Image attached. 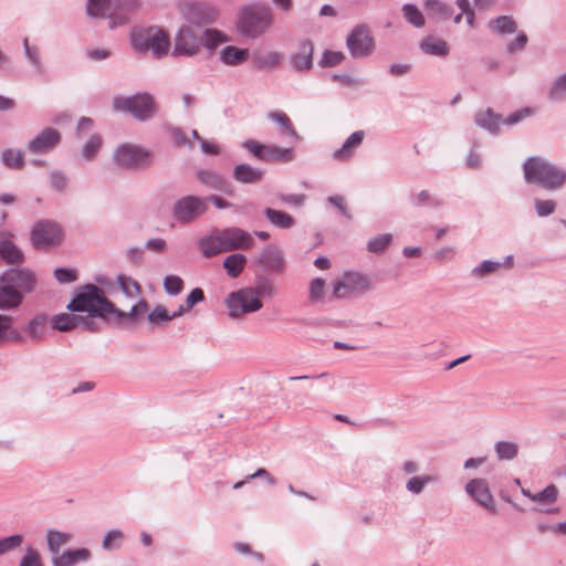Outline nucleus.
I'll use <instances>...</instances> for the list:
<instances>
[{
  "instance_id": "f257e3e1",
  "label": "nucleus",
  "mask_w": 566,
  "mask_h": 566,
  "mask_svg": "<svg viewBox=\"0 0 566 566\" xmlns=\"http://www.w3.org/2000/svg\"><path fill=\"white\" fill-rule=\"evenodd\" d=\"M66 308L72 313H87L84 317H91V319L95 317L107 319L114 316L115 321L123 326H129L147 313L148 303L146 300H140L130 307L129 312H125L118 310L99 286L85 284L76 290Z\"/></svg>"
},
{
  "instance_id": "f03ea898",
  "label": "nucleus",
  "mask_w": 566,
  "mask_h": 566,
  "mask_svg": "<svg viewBox=\"0 0 566 566\" xmlns=\"http://www.w3.org/2000/svg\"><path fill=\"white\" fill-rule=\"evenodd\" d=\"M524 179L547 191H557L566 184V169L542 157H530L523 164Z\"/></svg>"
},
{
  "instance_id": "7ed1b4c3",
  "label": "nucleus",
  "mask_w": 566,
  "mask_h": 566,
  "mask_svg": "<svg viewBox=\"0 0 566 566\" xmlns=\"http://www.w3.org/2000/svg\"><path fill=\"white\" fill-rule=\"evenodd\" d=\"M274 15L265 4L252 3L244 6L238 13V31L252 39L260 38L271 29Z\"/></svg>"
},
{
  "instance_id": "20e7f679",
  "label": "nucleus",
  "mask_w": 566,
  "mask_h": 566,
  "mask_svg": "<svg viewBox=\"0 0 566 566\" xmlns=\"http://www.w3.org/2000/svg\"><path fill=\"white\" fill-rule=\"evenodd\" d=\"M113 111L129 113L138 120H147L155 116L157 106L154 97L148 93H137L132 96H115Z\"/></svg>"
},
{
  "instance_id": "39448f33",
  "label": "nucleus",
  "mask_w": 566,
  "mask_h": 566,
  "mask_svg": "<svg viewBox=\"0 0 566 566\" xmlns=\"http://www.w3.org/2000/svg\"><path fill=\"white\" fill-rule=\"evenodd\" d=\"M224 305L232 319H239L243 315L255 313L263 307V303L253 287H243L229 293L224 298Z\"/></svg>"
},
{
  "instance_id": "423d86ee",
  "label": "nucleus",
  "mask_w": 566,
  "mask_h": 566,
  "mask_svg": "<svg viewBox=\"0 0 566 566\" xmlns=\"http://www.w3.org/2000/svg\"><path fill=\"white\" fill-rule=\"evenodd\" d=\"M113 161L124 169H146L153 163V154L138 145L122 144L114 150Z\"/></svg>"
},
{
  "instance_id": "0eeeda50",
  "label": "nucleus",
  "mask_w": 566,
  "mask_h": 566,
  "mask_svg": "<svg viewBox=\"0 0 566 566\" xmlns=\"http://www.w3.org/2000/svg\"><path fill=\"white\" fill-rule=\"evenodd\" d=\"M371 287V281L367 274L357 271H346L334 283L333 295L336 298H347L352 295H363Z\"/></svg>"
},
{
  "instance_id": "6e6552de",
  "label": "nucleus",
  "mask_w": 566,
  "mask_h": 566,
  "mask_svg": "<svg viewBox=\"0 0 566 566\" xmlns=\"http://www.w3.org/2000/svg\"><path fill=\"white\" fill-rule=\"evenodd\" d=\"M207 211L208 206L203 198L189 195L174 202L171 214L177 222L187 224L203 216Z\"/></svg>"
},
{
  "instance_id": "1a4fd4ad",
  "label": "nucleus",
  "mask_w": 566,
  "mask_h": 566,
  "mask_svg": "<svg viewBox=\"0 0 566 566\" xmlns=\"http://www.w3.org/2000/svg\"><path fill=\"white\" fill-rule=\"evenodd\" d=\"M62 237L61 226L48 219L36 221L30 233L31 243L35 249L54 247L62 241Z\"/></svg>"
},
{
  "instance_id": "9d476101",
  "label": "nucleus",
  "mask_w": 566,
  "mask_h": 566,
  "mask_svg": "<svg viewBox=\"0 0 566 566\" xmlns=\"http://www.w3.org/2000/svg\"><path fill=\"white\" fill-rule=\"evenodd\" d=\"M346 46L353 59H364L375 49L374 38L364 24L356 25L346 39Z\"/></svg>"
},
{
  "instance_id": "9b49d317",
  "label": "nucleus",
  "mask_w": 566,
  "mask_h": 566,
  "mask_svg": "<svg viewBox=\"0 0 566 566\" xmlns=\"http://www.w3.org/2000/svg\"><path fill=\"white\" fill-rule=\"evenodd\" d=\"M182 15L188 23L200 27L216 22L219 11L208 2H190L182 8Z\"/></svg>"
},
{
  "instance_id": "f8f14e48",
  "label": "nucleus",
  "mask_w": 566,
  "mask_h": 566,
  "mask_svg": "<svg viewBox=\"0 0 566 566\" xmlns=\"http://www.w3.org/2000/svg\"><path fill=\"white\" fill-rule=\"evenodd\" d=\"M264 272L281 275L285 272L286 262L281 249L274 244L266 245L253 260Z\"/></svg>"
},
{
  "instance_id": "ddd939ff",
  "label": "nucleus",
  "mask_w": 566,
  "mask_h": 566,
  "mask_svg": "<svg viewBox=\"0 0 566 566\" xmlns=\"http://www.w3.org/2000/svg\"><path fill=\"white\" fill-rule=\"evenodd\" d=\"M200 38L190 28L182 27L175 36L171 55L192 57L200 52Z\"/></svg>"
},
{
  "instance_id": "4468645a",
  "label": "nucleus",
  "mask_w": 566,
  "mask_h": 566,
  "mask_svg": "<svg viewBox=\"0 0 566 566\" xmlns=\"http://www.w3.org/2000/svg\"><path fill=\"white\" fill-rule=\"evenodd\" d=\"M465 493L480 506L495 513V500L485 479L475 478L464 486Z\"/></svg>"
},
{
  "instance_id": "2eb2a0df",
  "label": "nucleus",
  "mask_w": 566,
  "mask_h": 566,
  "mask_svg": "<svg viewBox=\"0 0 566 566\" xmlns=\"http://www.w3.org/2000/svg\"><path fill=\"white\" fill-rule=\"evenodd\" d=\"M52 327L61 332H67L73 328H81L86 332H96L98 326L91 317H83L75 313H61L52 317Z\"/></svg>"
},
{
  "instance_id": "dca6fc26",
  "label": "nucleus",
  "mask_w": 566,
  "mask_h": 566,
  "mask_svg": "<svg viewBox=\"0 0 566 566\" xmlns=\"http://www.w3.org/2000/svg\"><path fill=\"white\" fill-rule=\"evenodd\" d=\"M0 282H7L14 290H18L20 293H29L34 289L35 285V276L34 274L25 269H8L0 276Z\"/></svg>"
},
{
  "instance_id": "f3484780",
  "label": "nucleus",
  "mask_w": 566,
  "mask_h": 566,
  "mask_svg": "<svg viewBox=\"0 0 566 566\" xmlns=\"http://www.w3.org/2000/svg\"><path fill=\"white\" fill-rule=\"evenodd\" d=\"M314 44L310 40L297 43L295 51L289 56L292 69L296 72H306L313 67Z\"/></svg>"
},
{
  "instance_id": "a211bd4d",
  "label": "nucleus",
  "mask_w": 566,
  "mask_h": 566,
  "mask_svg": "<svg viewBox=\"0 0 566 566\" xmlns=\"http://www.w3.org/2000/svg\"><path fill=\"white\" fill-rule=\"evenodd\" d=\"M62 136L55 128H45L38 134L29 144L28 148L33 154H44L53 150L60 143Z\"/></svg>"
},
{
  "instance_id": "6ab92c4d",
  "label": "nucleus",
  "mask_w": 566,
  "mask_h": 566,
  "mask_svg": "<svg viewBox=\"0 0 566 566\" xmlns=\"http://www.w3.org/2000/svg\"><path fill=\"white\" fill-rule=\"evenodd\" d=\"M197 247L206 258H211L222 252H230L221 230H214L210 234L200 238Z\"/></svg>"
},
{
  "instance_id": "aec40b11",
  "label": "nucleus",
  "mask_w": 566,
  "mask_h": 566,
  "mask_svg": "<svg viewBox=\"0 0 566 566\" xmlns=\"http://www.w3.org/2000/svg\"><path fill=\"white\" fill-rule=\"evenodd\" d=\"M197 247L206 258H211L222 252H230L221 230H214L210 234L200 238Z\"/></svg>"
},
{
  "instance_id": "412c9836",
  "label": "nucleus",
  "mask_w": 566,
  "mask_h": 566,
  "mask_svg": "<svg viewBox=\"0 0 566 566\" xmlns=\"http://www.w3.org/2000/svg\"><path fill=\"white\" fill-rule=\"evenodd\" d=\"M223 233V237L226 239L227 247L229 251L234 250H249L254 247V239L253 237L245 230L238 228V227H231L226 228L221 230Z\"/></svg>"
},
{
  "instance_id": "4be33fe9",
  "label": "nucleus",
  "mask_w": 566,
  "mask_h": 566,
  "mask_svg": "<svg viewBox=\"0 0 566 566\" xmlns=\"http://www.w3.org/2000/svg\"><path fill=\"white\" fill-rule=\"evenodd\" d=\"M365 138L364 130H356L350 134L343 145L333 151L332 158L336 161H348L353 158L356 150L360 147Z\"/></svg>"
},
{
  "instance_id": "5701e85b",
  "label": "nucleus",
  "mask_w": 566,
  "mask_h": 566,
  "mask_svg": "<svg viewBox=\"0 0 566 566\" xmlns=\"http://www.w3.org/2000/svg\"><path fill=\"white\" fill-rule=\"evenodd\" d=\"M198 180L210 189L221 191L228 196L233 195V187L231 182L222 175L205 169L197 172Z\"/></svg>"
},
{
  "instance_id": "b1692460",
  "label": "nucleus",
  "mask_w": 566,
  "mask_h": 566,
  "mask_svg": "<svg viewBox=\"0 0 566 566\" xmlns=\"http://www.w3.org/2000/svg\"><path fill=\"white\" fill-rule=\"evenodd\" d=\"M113 11L109 15V28L115 29L128 22V13L138 8V0H113Z\"/></svg>"
},
{
  "instance_id": "393cba45",
  "label": "nucleus",
  "mask_w": 566,
  "mask_h": 566,
  "mask_svg": "<svg viewBox=\"0 0 566 566\" xmlns=\"http://www.w3.org/2000/svg\"><path fill=\"white\" fill-rule=\"evenodd\" d=\"M91 552L87 548L66 549L52 557L53 566H74L81 562H87Z\"/></svg>"
},
{
  "instance_id": "a878e982",
  "label": "nucleus",
  "mask_w": 566,
  "mask_h": 566,
  "mask_svg": "<svg viewBox=\"0 0 566 566\" xmlns=\"http://www.w3.org/2000/svg\"><path fill=\"white\" fill-rule=\"evenodd\" d=\"M268 118L277 124L281 135L283 137H287L292 144L300 139V135L294 128L290 117L284 112H270L268 114Z\"/></svg>"
},
{
  "instance_id": "bb28decb",
  "label": "nucleus",
  "mask_w": 566,
  "mask_h": 566,
  "mask_svg": "<svg viewBox=\"0 0 566 566\" xmlns=\"http://www.w3.org/2000/svg\"><path fill=\"white\" fill-rule=\"evenodd\" d=\"M150 48L153 55L156 59H161L168 54L170 48V40L167 33L156 27H150Z\"/></svg>"
},
{
  "instance_id": "cd10ccee",
  "label": "nucleus",
  "mask_w": 566,
  "mask_h": 566,
  "mask_svg": "<svg viewBox=\"0 0 566 566\" xmlns=\"http://www.w3.org/2000/svg\"><path fill=\"white\" fill-rule=\"evenodd\" d=\"M295 159L293 147H279L276 145H265L262 161L265 163H291Z\"/></svg>"
},
{
  "instance_id": "c85d7f7f",
  "label": "nucleus",
  "mask_w": 566,
  "mask_h": 566,
  "mask_svg": "<svg viewBox=\"0 0 566 566\" xmlns=\"http://www.w3.org/2000/svg\"><path fill=\"white\" fill-rule=\"evenodd\" d=\"M474 122L479 127L492 134H495L499 132V127L502 122V116L500 114L494 113L492 108H486L475 114Z\"/></svg>"
},
{
  "instance_id": "c756f323",
  "label": "nucleus",
  "mask_w": 566,
  "mask_h": 566,
  "mask_svg": "<svg viewBox=\"0 0 566 566\" xmlns=\"http://www.w3.org/2000/svg\"><path fill=\"white\" fill-rule=\"evenodd\" d=\"M22 293L7 282H0V310L15 308L22 303Z\"/></svg>"
},
{
  "instance_id": "7c9ffc66",
  "label": "nucleus",
  "mask_w": 566,
  "mask_h": 566,
  "mask_svg": "<svg viewBox=\"0 0 566 566\" xmlns=\"http://www.w3.org/2000/svg\"><path fill=\"white\" fill-rule=\"evenodd\" d=\"M263 177V170L249 164H240L233 168V178L241 184H256Z\"/></svg>"
},
{
  "instance_id": "2f4dec72",
  "label": "nucleus",
  "mask_w": 566,
  "mask_h": 566,
  "mask_svg": "<svg viewBox=\"0 0 566 566\" xmlns=\"http://www.w3.org/2000/svg\"><path fill=\"white\" fill-rule=\"evenodd\" d=\"M116 283L118 285V289L120 292L129 300H136L138 298V302L140 300H144L142 295V286L140 284L134 280L133 277L125 275V274H118L116 277Z\"/></svg>"
},
{
  "instance_id": "473e14b6",
  "label": "nucleus",
  "mask_w": 566,
  "mask_h": 566,
  "mask_svg": "<svg viewBox=\"0 0 566 566\" xmlns=\"http://www.w3.org/2000/svg\"><path fill=\"white\" fill-rule=\"evenodd\" d=\"M424 10L432 19L447 21L453 13V8L441 0H426Z\"/></svg>"
},
{
  "instance_id": "72a5a7b5",
  "label": "nucleus",
  "mask_w": 566,
  "mask_h": 566,
  "mask_svg": "<svg viewBox=\"0 0 566 566\" xmlns=\"http://www.w3.org/2000/svg\"><path fill=\"white\" fill-rule=\"evenodd\" d=\"M0 258L9 264H19L23 262V253L9 239L0 240Z\"/></svg>"
},
{
  "instance_id": "f704fd0d",
  "label": "nucleus",
  "mask_w": 566,
  "mask_h": 566,
  "mask_svg": "<svg viewBox=\"0 0 566 566\" xmlns=\"http://www.w3.org/2000/svg\"><path fill=\"white\" fill-rule=\"evenodd\" d=\"M264 214L272 226L279 229H291L295 224L294 218L283 210L265 208Z\"/></svg>"
},
{
  "instance_id": "c9c22d12",
  "label": "nucleus",
  "mask_w": 566,
  "mask_h": 566,
  "mask_svg": "<svg viewBox=\"0 0 566 566\" xmlns=\"http://www.w3.org/2000/svg\"><path fill=\"white\" fill-rule=\"evenodd\" d=\"M249 57L248 49H239L235 46H224L220 51V60L227 65H239L245 62Z\"/></svg>"
},
{
  "instance_id": "e433bc0d",
  "label": "nucleus",
  "mask_w": 566,
  "mask_h": 566,
  "mask_svg": "<svg viewBox=\"0 0 566 566\" xmlns=\"http://www.w3.org/2000/svg\"><path fill=\"white\" fill-rule=\"evenodd\" d=\"M72 539V534L60 532L56 530H49L46 533L48 548L53 556L59 555L60 548L69 544Z\"/></svg>"
},
{
  "instance_id": "4c0bfd02",
  "label": "nucleus",
  "mask_w": 566,
  "mask_h": 566,
  "mask_svg": "<svg viewBox=\"0 0 566 566\" xmlns=\"http://www.w3.org/2000/svg\"><path fill=\"white\" fill-rule=\"evenodd\" d=\"M421 50L430 55L446 56L449 53L448 43L444 40L428 36L420 43Z\"/></svg>"
},
{
  "instance_id": "58836bf2",
  "label": "nucleus",
  "mask_w": 566,
  "mask_h": 566,
  "mask_svg": "<svg viewBox=\"0 0 566 566\" xmlns=\"http://www.w3.org/2000/svg\"><path fill=\"white\" fill-rule=\"evenodd\" d=\"M113 8V0H87L86 3V12L92 18L109 19Z\"/></svg>"
},
{
  "instance_id": "ea45409f",
  "label": "nucleus",
  "mask_w": 566,
  "mask_h": 566,
  "mask_svg": "<svg viewBox=\"0 0 566 566\" xmlns=\"http://www.w3.org/2000/svg\"><path fill=\"white\" fill-rule=\"evenodd\" d=\"M489 28L497 34H513L517 30V23L511 15H500L489 22Z\"/></svg>"
},
{
  "instance_id": "a19ab883",
  "label": "nucleus",
  "mask_w": 566,
  "mask_h": 566,
  "mask_svg": "<svg viewBox=\"0 0 566 566\" xmlns=\"http://www.w3.org/2000/svg\"><path fill=\"white\" fill-rule=\"evenodd\" d=\"M520 446L514 441L500 440L494 444V452L497 460L511 461L518 454Z\"/></svg>"
},
{
  "instance_id": "79ce46f5",
  "label": "nucleus",
  "mask_w": 566,
  "mask_h": 566,
  "mask_svg": "<svg viewBox=\"0 0 566 566\" xmlns=\"http://www.w3.org/2000/svg\"><path fill=\"white\" fill-rule=\"evenodd\" d=\"M245 263L247 258L244 254L233 253L224 259L223 268L230 277L235 279L242 273Z\"/></svg>"
},
{
  "instance_id": "37998d69",
  "label": "nucleus",
  "mask_w": 566,
  "mask_h": 566,
  "mask_svg": "<svg viewBox=\"0 0 566 566\" xmlns=\"http://www.w3.org/2000/svg\"><path fill=\"white\" fill-rule=\"evenodd\" d=\"M6 340L20 343L22 340V335L12 326L11 316L0 315V343Z\"/></svg>"
},
{
  "instance_id": "c03bdc74",
  "label": "nucleus",
  "mask_w": 566,
  "mask_h": 566,
  "mask_svg": "<svg viewBox=\"0 0 566 566\" xmlns=\"http://www.w3.org/2000/svg\"><path fill=\"white\" fill-rule=\"evenodd\" d=\"M283 55L276 51H266L254 56V64L260 69H273L281 64Z\"/></svg>"
},
{
  "instance_id": "a18cd8bd",
  "label": "nucleus",
  "mask_w": 566,
  "mask_h": 566,
  "mask_svg": "<svg viewBox=\"0 0 566 566\" xmlns=\"http://www.w3.org/2000/svg\"><path fill=\"white\" fill-rule=\"evenodd\" d=\"M46 324L48 316L45 314H39L29 322L25 332L33 340H39L44 335Z\"/></svg>"
},
{
  "instance_id": "49530a36",
  "label": "nucleus",
  "mask_w": 566,
  "mask_h": 566,
  "mask_svg": "<svg viewBox=\"0 0 566 566\" xmlns=\"http://www.w3.org/2000/svg\"><path fill=\"white\" fill-rule=\"evenodd\" d=\"M405 20L415 28H422L426 24L422 12L416 4L406 3L401 8Z\"/></svg>"
},
{
  "instance_id": "de8ad7c7",
  "label": "nucleus",
  "mask_w": 566,
  "mask_h": 566,
  "mask_svg": "<svg viewBox=\"0 0 566 566\" xmlns=\"http://www.w3.org/2000/svg\"><path fill=\"white\" fill-rule=\"evenodd\" d=\"M1 161L4 166L12 169H22L24 167L23 153L12 148L1 151Z\"/></svg>"
},
{
  "instance_id": "09e8293b",
  "label": "nucleus",
  "mask_w": 566,
  "mask_h": 566,
  "mask_svg": "<svg viewBox=\"0 0 566 566\" xmlns=\"http://www.w3.org/2000/svg\"><path fill=\"white\" fill-rule=\"evenodd\" d=\"M102 144H103L102 136H99L97 134H93L85 142V144L83 145V147L81 149L82 157L87 161L93 160L96 157V155L99 153Z\"/></svg>"
},
{
  "instance_id": "8fccbe9b",
  "label": "nucleus",
  "mask_w": 566,
  "mask_h": 566,
  "mask_svg": "<svg viewBox=\"0 0 566 566\" xmlns=\"http://www.w3.org/2000/svg\"><path fill=\"white\" fill-rule=\"evenodd\" d=\"M548 98L553 102L566 101V72L553 81L548 91Z\"/></svg>"
},
{
  "instance_id": "3c124183",
  "label": "nucleus",
  "mask_w": 566,
  "mask_h": 566,
  "mask_svg": "<svg viewBox=\"0 0 566 566\" xmlns=\"http://www.w3.org/2000/svg\"><path fill=\"white\" fill-rule=\"evenodd\" d=\"M123 542H124V533L118 528H114V530L108 531L105 534V536L102 541V547L104 551H107V552L117 551L122 547Z\"/></svg>"
},
{
  "instance_id": "603ef678",
  "label": "nucleus",
  "mask_w": 566,
  "mask_h": 566,
  "mask_svg": "<svg viewBox=\"0 0 566 566\" xmlns=\"http://www.w3.org/2000/svg\"><path fill=\"white\" fill-rule=\"evenodd\" d=\"M200 40L201 44L209 50H213L221 43L228 41V38L217 29H206Z\"/></svg>"
},
{
  "instance_id": "864d4df0",
  "label": "nucleus",
  "mask_w": 566,
  "mask_h": 566,
  "mask_svg": "<svg viewBox=\"0 0 566 566\" xmlns=\"http://www.w3.org/2000/svg\"><path fill=\"white\" fill-rule=\"evenodd\" d=\"M433 481L434 478L431 475H413L406 482V490L413 495H418Z\"/></svg>"
},
{
  "instance_id": "5fc2aeb1",
  "label": "nucleus",
  "mask_w": 566,
  "mask_h": 566,
  "mask_svg": "<svg viewBox=\"0 0 566 566\" xmlns=\"http://www.w3.org/2000/svg\"><path fill=\"white\" fill-rule=\"evenodd\" d=\"M392 241V234L382 233L371 238L367 242V250L370 253L381 254L389 247Z\"/></svg>"
},
{
  "instance_id": "6e6d98bb",
  "label": "nucleus",
  "mask_w": 566,
  "mask_h": 566,
  "mask_svg": "<svg viewBox=\"0 0 566 566\" xmlns=\"http://www.w3.org/2000/svg\"><path fill=\"white\" fill-rule=\"evenodd\" d=\"M501 266L502 264L500 262L484 260L471 270V275L478 279H484L497 272Z\"/></svg>"
},
{
  "instance_id": "4d7b16f0",
  "label": "nucleus",
  "mask_w": 566,
  "mask_h": 566,
  "mask_svg": "<svg viewBox=\"0 0 566 566\" xmlns=\"http://www.w3.org/2000/svg\"><path fill=\"white\" fill-rule=\"evenodd\" d=\"M150 28L132 33V45L139 52H145L150 48Z\"/></svg>"
},
{
  "instance_id": "13d9d810",
  "label": "nucleus",
  "mask_w": 566,
  "mask_h": 566,
  "mask_svg": "<svg viewBox=\"0 0 566 566\" xmlns=\"http://www.w3.org/2000/svg\"><path fill=\"white\" fill-rule=\"evenodd\" d=\"M23 51L28 62L38 71H43V63L40 59L39 49L36 46H32L29 43V39L25 38L23 40Z\"/></svg>"
},
{
  "instance_id": "bf43d9fd",
  "label": "nucleus",
  "mask_w": 566,
  "mask_h": 566,
  "mask_svg": "<svg viewBox=\"0 0 566 566\" xmlns=\"http://www.w3.org/2000/svg\"><path fill=\"white\" fill-rule=\"evenodd\" d=\"M411 203L415 207H440L442 205L441 200L436 197H432L428 190H421L416 196H413L411 199Z\"/></svg>"
},
{
  "instance_id": "052dcab7",
  "label": "nucleus",
  "mask_w": 566,
  "mask_h": 566,
  "mask_svg": "<svg viewBox=\"0 0 566 566\" xmlns=\"http://www.w3.org/2000/svg\"><path fill=\"white\" fill-rule=\"evenodd\" d=\"M325 294V280L314 279L310 284V302L316 304L322 302Z\"/></svg>"
},
{
  "instance_id": "680f3d73",
  "label": "nucleus",
  "mask_w": 566,
  "mask_h": 566,
  "mask_svg": "<svg viewBox=\"0 0 566 566\" xmlns=\"http://www.w3.org/2000/svg\"><path fill=\"white\" fill-rule=\"evenodd\" d=\"M534 209L539 218H545L555 212L556 202L553 199H535Z\"/></svg>"
},
{
  "instance_id": "e2e57ef3",
  "label": "nucleus",
  "mask_w": 566,
  "mask_h": 566,
  "mask_svg": "<svg viewBox=\"0 0 566 566\" xmlns=\"http://www.w3.org/2000/svg\"><path fill=\"white\" fill-rule=\"evenodd\" d=\"M345 59L344 53L338 51H324L322 59L319 61V66L322 67H333L340 64Z\"/></svg>"
},
{
  "instance_id": "0e129e2a",
  "label": "nucleus",
  "mask_w": 566,
  "mask_h": 566,
  "mask_svg": "<svg viewBox=\"0 0 566 566\" xmlns=\"http://www.w3.org/2000/svg\"><path fill=\"white\" fill-rule=\"evenodd\" d=\"M558 491L553 484L546 486L543 491L534 494L533 501L542 504H552L557 500Z\"/></svg>"
},
{
  "instance_id": "69168bd1",
  "label": "nucleus",
  "mask_w": 566,
  "mask_h": 566,
  "mask_svg": "<svg viewBox=\"0 0 566 566\" xmlns=\"http://www.w3.org/2000/svg\"><path fill=\"white\" fill-rule=\"evenodd\" d=\"M171 319H172L171 315L168 313V311L163 305H157L148 314V322L154 326H158L161 323H165V322H168Z\"/></svg>"
},
{
  "instance_id": "338daca9",
  "label": "nucleus",
  "mask_w": 566,
  "mask_h": 566,
  "mask_svg": "<svg viewBox=\"0 0 566 566\" xmlns=\"http://www.w3.org/2000/svg\"><path fill=\"white\" fill-rule=\"evenodd\" d=\"M184 289L182 280L177 275H167L164 280V290L169 295H178Z\"/></svg>"
},
{
  "instance_id": "774afa93",
  "label": "nucleus",
  "mask_w": 566,
  "mask_h": 566,
  "mask_svg": "<svg viewBox=\"0 0 566 566\" xmlns=\"http://www.w3.org/2000/svg\"><path fill=\"white\" fill-rule=\"evenodd\" d=\"M19 566H43L40 553L31 546L27 547Z\"/></svg>"
}]
</instances>
